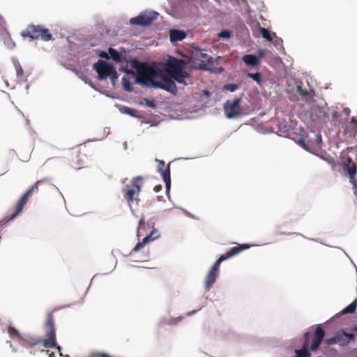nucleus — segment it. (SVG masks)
Wrapping results in <instances>:
<instances>
[{
	"mask_svg": "<svg viewBox=\"0 0 357 357\" xmlns=\"http://www.w3.org/2000/svg\"><path fill=\"white\" fill-rule=\"evenodd\" d=\"M130 66L137 70V73L127 68H123V70L130 75L132 79L135 78L137 83L150 84L173 94L176 93L177 87L175 82L161 70L155 69L147 63H141L137 59L132 60Z\"/></svg>",
	"mask_w": 357,
	"mask_h": 357,
	"instance_id": "1",
	"label": "nucleus"
},
{
	"mask_svg": "<svg viewBox=\"0 0 357 357\" xmlns=\"http://www.w3.org/2000/svg\"><path fill=\"white\" fill-rule=\"evenodd\" d=\"M45 326V338L44 339H34L31 337H24L22 335L19 343L26 348L36 346L38 344H42L45 348H56L59 351H61V347L57 345L56 341V331L54 327V319L52 312L47 314Z\"/></svg>",
	"mask_w": 357,
	"mask_h": 357,
	"instance_id": "2",
	"label": "nucleus"
},
{
	"mask_svg": "<svg viewBox=\"0 0 357 357\" xmlns=\"http://www.w3.org/2000/svg\"><path fill=\"white\" fill-rule=\"evenodd\" d=\"M250 248L248 244H238L236 246L231 248L227 252L222 255L213 264L211 268L208 271L207 275L205 278V288L206 290H210L213 284L216 280L218 275L219 273V268L222 261L227 260L231 257H233L243 250H245Z\"/></svg>",
	"mask_w": 357,
	"mask_h": 357,
	"instance_id": "3",
	"label": "nucleus"
},
{
	"mask_svg": "<svg viewBox=\"0 0 357 357\" xmlns=\"http://www.w3.org/2000/svg\"><path fill=\"white\" fill-rule=\"evenodd\" d=\"M324 335L325 332L323 328L320 326H317L314 337L312 340V344L310 347V338L312 336V334L310 332H306L304 334V342L303 343L302 348L301 349L295 350L296 356L294 357H310L311 354L310 353L309 349L312 351H317L319 349Z\"/></svg>",
	"mask_w": 357,
	"mask_h": 357,
	"instance_id": "4",
	"label": "nucleus"
},
{
	"mask_svg": "<svg viewBox=\"0 0 357 357\" xmlns=\"http://www.w3.org/2000/svg\"><path fill=\"white\" fill-rule=\"evenodd\" d=\"M185 66L184 60L172 58L167 63V72L178 83L186 85L185 79L190 77V75L184 71Z\"/></svg>",
	"mask_w": 357,
	"mask_h": 357,
	"instance_id": "5",
	"label": "nucleus"
},
{
	"mask_svg": "<svg viewBox=\"0 0 357 357\" xmlns=\"http://www.w3.org/2000/svg\"><path fill=\"white\" fill-rule=\"evenodd\" d=\"M21 35L24 38H29L33 40L40 39L49 41L52 39V35L50 30L41 25L30 24L22 32Z\"/></svg>",
	"mask_w": 357,
	"mask_h": 357,
	"instance_id": "6",
	"label": "nucleus"
},
{
	"mask_svg": "<svg viewBox=\"0 0 357 357\" xmlns=\"http://www.w3.org/2000/svg\"><path fill=\"white\" fill-rule=\"evenodd\" d=\"M142 180H132L130 184H126L122 189L124 199L126 200L129 206L135 201H139V194L141 191V184L139 181Z\"/></svg>",
	"mask_w": 357,
	"mask_h": 357,
	"instance_id": "7",
	"label": "nucleus"
},
{
	"mask_svg": "<svg viewBox=\"0 0 357 357\" xmlns=\"http://www.w3.org/2000/svg\"><path fill=\"white\" fill-rule=\"evenodd\" d=\"M190 60L195 68L199 69H207V63H213V57L202 49H195L192 52Z\"/></svg>",
	"mask_w": 357,
	"mask_h": 357,
	"instance_id": "8",
	"label": "nucleus"
},
{
	"mask_svg": "<svg viewBox=\"0 0 357 357\" xmlns=\"http://www.w3.org/2000/svg\"><path fill=\"white\" fill-rule=\"evenodd\" d=\"M241 98H236L234 101L227 100L224 104V112L228 119H233L242 114L240 107Z\"/></svg>",
	"mask_w": 357,
	"mask_h": 357,
	"instance_id": "9",
	"label": "nucleus"
},
{
	"mask_svg": "<svg viewBox=\"0 0 357 357\" xmlns=\"http://www.w3.org/2000/svg\"><path fill=\"white\" fill-rule=\"evenodd\" d=\"M40 180H38L36 184L30 187L29 189L22 195L19 202L17 203L15 210L10 215V217L8 220H7V222L14 219L22 211L24 205L26 204L28 201L29 197L32 195L34 189L37 188V185L40 183Z\"/></svg>",
	"mask_w": 357,
	"mask_h": 357,
	"instance_id": "10",
	"label": "nucleus"
},
{
	"mask_svg": "<svg viewBox=\"0 0 357 357\" xmlns=\"http://www.w3.org/2000/svg\"><path fill=\"white\" fill-rule=\"evenodd\" d=\"M322 142L321 136L320 134L312 132V137L309 135L306 138H303L299 140V144L306 150L311 151L320 148Z\"/></svg>",
	"mask_w": 357,
	"mask_h": 357,
	"instance_id": "11",
	"label": "nucleus"
},
{
	"mask_svg": "<svg viewBox=\"0 0 357 357\" xmlns=\"http://www.w3.org/2000/svg\"><path fill=\"white\" fill-rule=\"evenodd\" d=\"M158 13L156 12H148L141 14L136 17L130 20V23L132 25L146 26L151 24L153 20L157 19Z\"/></svg>",
	"mask_w": 357,
	"mask_h": 357,
	"instance_id": "12",
	"label": "nucleus"
},
{
	"mask_svg": "<svg viewBox=\"0 0 357 357\" xmlns=\"http://www.w3.org/2000/svg\"><path fill=\"white\" fill-rule=\"evenodd\" d=\"M113 68V66L102 60H98L93 65V68L97 72L100 80L106 79L112 73Z\"/></svg>",
	"mask_w": 357,
	"mask_h": 357,
	"instance_id": "13",
	"label": "nucleus"
},
{
	"mask_svg": "<svg viewBox=\"0 0 357 357\" xmlns=\"http://www.w3.org/2000/svg\"><path fill=\"white\" fill-rule=\"evenodd\" d=\"M357 169V165L356 162L351 158H346L342 163V170L345 175H347L349 178H354Z\"/></svg>",
	"mask_w": 357,
	"mask_h": 357,
	"instance_id": "14",
	"label": "nucleus"
},
{
	"mask_svg": "<svg viewBox=\"0 0 357 357\" xmlns=\"http://www.w3.org/2000/svg\"><path fill=\"white\" fill-rule=\"evenodd\" d=\"M158 162L157 172H159L162 178H170V163L166 165L164 160L155 159Z\"/></svg>",
	"mask_w": 357,
	"mask_h": 357,
	"instance_id": "15",
	"label": "nucleus"
},
{
	"mask_svg": "<svg viewBox=\"0 0 357 357\" xmlns=\"http://www.w3.org/2000/svg\"><path fill=\"white\" fill-rule=\"evenodd\" d=\"M337 344H338L340 346H346L351 341L354 340L355 339V335L353 333H348L345 332L344 331H342V333L337 334Z\"/></svg>",
	"mask_w": 357,
	"mask_h": 357,
	"instance_id": "16",
	"label": "nucleus"
},
{
	"mask_svg": "<svg viewBox=\"0 0 357 357\" xmlns=\"http://www.w3.org/2000/svg\"><path fill=\"white\" fill-rule=\"evenodd\" d=\"M170 40L172 43L181 41L186 37L185 32L178 30L172 29L169 31Z\"/></svg>",
	"mask_w": 357,
	"mask_h": 357,
	"instance_id": "17",
	"label": "nucleus"
},
{
	"mask_svg": "<svg viewBox=\"0 0 357 357\" xmlns=\"http://www.w3.org/2000/svg\"><path fill=\"white\" fill-rule=\"evenodd\" d=\"M76 161L77 162V166L74 167L77 169L82 168V165L86 163L89 160L88 156L84 153L79 151L75 156Z\"/></svg>",
	"mask_w": 357,
	"mask_h": 357,
	"instance_id": "18",
	"label": "nucleus"
},
{
	"mask_svg": "<svg viewBox=\"0 0 357 357\" xmlns=\"http://www.w3.org/2000/svg\"><path fill=\"white\" fill-rule=\"evenodd\" d=\"M242 59L248 66H256L259 64V59L257 56L253 54L244 55Z\"/></svg>",
	"mask_w": 357,
	"mask_h": 357,
	"instance_id": "19",
	"label": "nucleus"
},
{
	"mask_svg": "<svg viewBox=\"0 0 357 357\" xmlns=\"http://www.w3.org/2000/svg\"><path fill=\"white\" fill-rule=\"evenodd\" d=\"M8 333L9 334L11 338H16L18 342H20L22 337L20 332L14 326L11 325L8 326Z\"/></svg>",
	"mask_w": 357,
	"mask_h": 357,
	"instance_id": "20",
	"label": "nucleus"
},
{
	"mask_svg": "<svg viewBox=\"0 0 357 357\" xmlns=\"http://www.w3.org/2000/svg\"><path fill=\"white\" fill-rule=\"evenodd\" d=\"M357 307V298L353 301L351 304H349L347 307L342 310L341 313L342 314L347 313H354L356 311Z\"/></svg>",
	"mask_w": 357,
	"mask_h": 357,
	"instance_id": "21",
	"label": "nucleus"
},
{
	"mask_svg": "<svg viewBox=\"0 0 357 357\" xmlns=\"http://www.w3.org/2000/svg\"><path fill=\"white\" fill-rule=\"evenodd\" d=\"M109 54L111 58L116 62H120L121 61V54L115 49L110 47L109 49Z\"/></svg>",
	"mask_w": 357,
	"mask_h": 357,
	"instance_id": "22",
	"label": "nucleus"
},
{
	"mask_svg": "<svg viewBox=\"0 0 357 357\" xmlns=\"http://www.w3.org/2000/svg\"><path fill=\"white\" fill-rule=\"evenodd\" d=\"M122 84L124 90L126 91H132V84L130 81V77H124L122 79Z\"/></svg>",
	"mask_w": 357,
	"mask_h": 357,
	"instance_id": "23",
	"label": "nucleus"
},
{
	"mask_svg": "<svg viewBox=\"0 0 357 357\" xmlns=\"http://www.w3.org/2000/svg\"><path fill=\"white\" fill-rule=\"evenodd\" d=\"M14 66L16 70V74L20 79H23L24 77V70L18 61L14 62Z\"/></svg>",
	"mask_w": 357,
	"mask_h": 357,
	"instance_id": "24",
	"label": "nucleus"
},
{
	"mask_svg": "<svg viewBox=\"0 0 357 357\" xmlns=\"http://www.w3.org/2000/svg\"><path fill=\"white\" fill-rule=\"evenodd\" d=\"M151 237L150 236H146L145 238H143L142 242L138 243L135 247L133 248L134 252H137L140 249H142L145 244L151 241Z\"/></svg>",
	"mask_w": 357,
	"mask_h": 357,
	"instance_id": "25",
	"label": "nucleus"
},
{
	"mask_svg": "<svg viewBox=\"0 0 357 357\" xmlns=\"http://www.w3.org/2000/svg\"><path fill=\"white\" fill-rule=\"evenodd\" d=\"M297 92L302 96V98L305 100L310 101V93L307 91L301 88V86H298L297 87Z\"/></svg>",
	"mask_w": 357,
	"mask_h": 357,
	"instance_id": "26",
	"label": "nucleus"
},
{
	"mask_svg": "<svg viewBox=\"0 0 357 357\" xmlns=\"http://www.w3.org/2000/svg\"><path fill=\"white\" fill-rule=\"evenodd\" d=\"M260 33L261 34L262 37L265 38L266 40L272 41L271 35L267 29L264 27H260Z\"/></svg>",
	"mask_w": 357,
	"mask_h": 357,
	"instance_id": "27",
	"label": "nucleus"
},
{
	"mask_svg": "<svg viewBox=\"0 0 357 357\" xmlns=\"http://www.w3.org/2000/svg\"><path fill=\"white\" fill-rule=\"evenodd\" d=\"M348 128L351 130V132L354 135L357 133V120L352 118L351 121L349 123Z\"/></svg>",
	"mask_w": 357,
	"mask_h": 357,
	"instance_id": "28",
	"label": "nucleus"
},
{
	"mask_svg": "<svg viewBox=\"0 0 357 357\" xmlns=\"http://www.w3.org/2000/svg\"><path fill=\"white\" fill-rule=\"evenodd\" d=\"M248 77L252 78L253 80L257 82L258 84L261 83V75L260 73H248Z\"/></svg>",
	"mask_w": 357,
	"mask_h": 357,
	"instance_id": "29",
	"label": "nucleus"
},
{
	"mask_svg": "<svg viewBox=\"0 0 357 357\" xmlns=\"http://www.w3.org/2000/svg\"><path fill=\"white\" fill-rule=\"evenodd\" d=\"M231 36V32L229 30H223L218 33V37L221 38H229Z\"/></svg>",
	"mask_w": 357,
	"mask_h": 357,
	"instance_id": "30",
	"label": "nucleus"
},
{
	"mask_svg": "<svg viewBox=\"0 0 357 357\" xmlns=\"http://www.w3.org/2000/svg\"><path fill=\"white\" fill-rule=\"evenodd\" d=\"M122 112L123 113L130 114V116H136V113H137V111L135 109L130 108V107H124L122 109Z\"/></svg>",
	"mask_w": 357,
	"mask_h": 357,
	"instance_id": "31",
	"label": "nucleus"
},
{
	"mask_svg": "<svg viewBox=\"0 0 357 357\" xmlns=\"http://www.w3.org/2000/svg\"><path fill=\"white\" fill-rule=\"evenodd\" d=\"M87 357H111L109 354L104 352H93Z\"/></svg>",
	"mask_w": 357,
	"mask_h": 357,
	"instance_id": "32",
	"label": "nucleus"
},
{
	"mask_svg": "<svg viewBox=\"0 0 357 357\" xmlns=\"http://www.w3.org/2000/svg\"><path fill=\"white\" fill-rule=\"evenodd\" d=\"M224 89L225 90H227V91H229L231 92H233V91H236L238 89V86L236 84H226L224 86Z\"/></svg>",
	"mask_w": 357,
	"mask_h": 357,
	"instance_id": "33",
	"label": "nucleus"
},
{
	"mask_svg": "<svg viewBox=\"0 0 357 357\" xmlns=\"http://www.w3.org/2000/svg\"><path fill=\"white\" fill-rule=\"evenodd\" d=\"M337 336L336 335H334L333 337H331V338H328V339H326L325 340V342L328 344V345H332V344H337Z\"/></svg>",
	"mask_w": 357,
	"mask_h": 357,
	"instance_id": "34",
	"label": "nucleus"
},
{
	"mask_svg": "<svg viewBox=\"0 0 357 357\" xmlns=\"http://www.w3.org/2000/svg\"><path fill=\"white\" fill-rule=\"evenodd\" d=\"M111 80L114 82L119 77L118 73L114 68H113L112 73L109 75Z\"/></svg>",
	"mask_w": 357,
	"mask_h": 357,
	"instance_id": "35",
	"label": "nucleus"
},
{
	"mask_svg": "<svg viewBox=\"0 0 357 357\" xmlns=\"http://www.w3.org/2000/svg\"><path fill=\"white\" fill-rule=\"evenodd\" d=\"M146 105L151 108H155V103L154 100L145 99Z\"/></svg>",
	"mask_w": 357,
	"mask_h": 357,
	"instance_id": "36",
	"label": "nucleus"
},
{
	"mask_svg": "<svg viewBox=\"0 0 357 357\" xmlns=\"http://www.w3.org/2000/svg\"><path fill=\"white\" fill-rule=\"evenodd\" d=\"M165 184L166 192L169 194L171 187V180H163Z\"/></svg>",
	"mask_w": 357,
	"mask_h": 357,
	"instance_id": "37",
	"label": "nucleus"
},
{
	"mask_svg": "<svg viewBox=\"0 0 357 357\" xmlns=\"http://www.w3.org/2000/svg\"><path fill=\"white\" fill-rule=\"evenodd\" d=\"M351 183L353 184V187L354 188V193L357 196V183H356V180H355V179L351 180Z\"/></svg>",
	"mask_w": 357,
	"mask_h": 357,
	"instance_id": "38",
	"label": "nucleus"
},
{
	"mask_svg": "<svg viewBox=\"0 0 357 357\" xmlns=\"http://www.w3.org/2000/svg\"><path fill=\"white\" fill-rule=\"evenodd\" d=\"M162 188V185H155L153 190L155 192H158L159 191H160Z\"/></svg>",
	"mask_w": 357,
	"mask_h": 357,
	"instance_id": "39",
	"label": "nucleus"
},
{
	"mask_svg": "<svg viewBox=\"0 0 357 357\" xmlns=\"http://www.w3.org/2000/svg\"><path fill=\"white\" fill-rule=\"evenodd\" d=\"M82 79L86 82V83H88L89 84L90 86H91L92 87H93V83L90 81H88V78L84 77H82Z\"/></svg>",
	"mask_w": 357,
	"mask_h": 357,
	"instance_id": "40",
	"label": "nucleus"
},
{
	"mask_svg": "<svg viewBox=\"0 0 357 357\" xmlns=\"http://www.w3.org/2000/svg\"><path fill=\"white\" fill-rule=\"evenodd\" d=\"M51 162H52V159H49V160H47L45 162V163L43 165V166L45 167V166H47V165H50V164L51 163Z\"/></svg>",
	"mask_w": 357,
	"mask_h": 357,
	"instance_id": "41",
	"label": "nucleus"
},
{
	"mask_svg": "<svg viewBox=\"0 0 357 357\" xmlns=\"http://www.w3.org/2000/svg\"><path fill=\"white\" fill-rule=\"evenodd\" d=\"M46 352H47V354H49V357H55V355H54V354L53 352H52V353H49V351H48V350H47V351H46Z\"/></svg>",
	"mask_w": 357,
	"mask_h": 357,
	"instance_id": "42",
	"label": "nucleus"
},
{
	"mask_svg": "<svg viewBox=\"0 0 357 357\" xmlns=\"http://www.w3.org/2000/svg\"><path fill=\"white\" fill-rule=\"evenodd\" d=\"M100 56H101L102 57H105V58L108 59L107 54L105 52H102V54H100Z\"/></svg>",
	"mask_w": 357,
	"mask_h": 357,
	"instance_id": "43",
	"label": "nucleus"
},
{
	"mask_svg": "<svg viewBox=\"0 0 357 357\" xmlns=\"http://www.w3.org/2000/svg\"><path fill=\"white\" fill-rule=\"evenodd\" d=\"M259 56H262L264 55V52L262 50H260L259 52Z\"/></svg>",
	"mask_w": 357,
	"mask_h": 357,
	"instance_id": "44",
	"label": "nucleus"
},
{
	"mask_svg": "<svg viewBox=\"0 0 357 357\" xmlns=\"http://www.w3.org/2000/svg\"><path fill=\"white\" fill-rule=\"evenodd\" d=\"M353 331L357 332V325L355 327H354Z\"/></svg>",
	"mask_w": 357,
	"mask_h": 357,
	"instance_id": "45",
	"label": "nucleus"
},
{
	"mask_svg": "<svg viewBox=\"0 0 357 357\" xmlns=\"http://www.w3.org/2000/svg\"><path fill=\"white\" fill-rule=\"evenodd\" d=\"M134 178L139 179V178H142L141 176H138L135 177Z\"/></svg>",
	"mask_w": 357,
	"mask_h": 357,
	"instance_id": "46",
	"label": "nucleus"
},
{
	"mask_svg": "<svg viewBox=\"0 0 357 357\" xmlns=\"http://www.w3.org/2000/svg\"><path fill=\"white\" fill-rule=\"evenodd\" d=\"M204 93H205L206 94H207V95H208V94H209L208 91H204Z\"/></svg>",
	"mask_w": 357,
	"mask_h": 357,
	"instance_id": "47",
	"label": "nucleus"
},
{
	"mask_svg": "<svg viewBox=\"0 0 357 357\" xmlns=\"http://www.w3.org/2000/svg\"><path fill=\"white\" fill-rule=\"evenodd\" d=\"M355 158H356V160H357V156L356 155H355Z\"/></svg>",
	"mask_w": 357,
	"mask_h": 357,
	"instance_id": "48",
	"label": "nucleus"
},
{
	"mask_svg": "<svg viewBox=\"0 0 357 357\" xmlns=\"http://www.w3.org/2000/svg\"><path fill=\"white\" fill-rule=\"evenodd\" d=\"M66 357H70V356L67 355Z\"/></svg>",
	"mask_w": 357,
	"mask_h": 357,
	"instance_id": "49",
	"label": "nucleus"
}]
</instances>
